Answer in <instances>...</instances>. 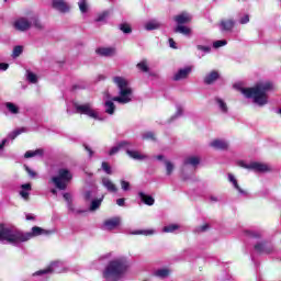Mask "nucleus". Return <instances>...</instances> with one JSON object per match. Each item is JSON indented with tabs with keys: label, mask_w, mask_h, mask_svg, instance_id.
I'll use <instances>...</instances> for the list:
<instances>
[{
	"label": "nucleus",
	"mask_w": 281,
	"mask_h": 281,
	"mask_svg": "<svg viewBox=\"0 0 281 281\" xmlns=\"http://www.w3.org/2000/svg\"><path fill=\"white\" fill-rule=\"evenodd\" d=\"M228 180L231 181V183H233L234 188H236V190L239 192V194H247V191H245V190H243V188H240V184H238V180H236L234 175L228 173Z\"/></svg>",
	"instance_id": "24"
},
{
	"label": "nucleus",
	"mask_w": 281,
	"mask_h": 281,
	"mask_svg": "<svg viewBox=\"0 0 281 281\" xmlns=\"http://www.w3.org/2000/svg\"><path fill=\"white\" fill-rule=\"evenodd\" d=\"M169 47H171V49H177V42H175L172 37L169 38Z\"/></svg>",
	"instance_id": "57"
},
{
	"label": "nucleus",
	"mask_w": 281,
	"mask_h": 281,
	"mask_svg": "<svg viewBox=\"0 0 281 281\" xmlns=\"http://www.w3.org/2000/svg\"><path fill=\"white\" fill-rule=\"evenodd\" d=\"M22 133H25V127H21L19 130H14L11 134H10V139H15L19 137V135H21Z\"/></svg>",
	"instance_id": "43"
},
{
	"label": "nucleus",
	"mask_w": 281,
	"mask_h": 281,
	"mask_svg": "<svg viewBox=\"0 0 281 281\" xmlns=\"http://www.w3.org/2000/svg\"><path fill=\"white\" fill-rule=\"evenodd\" d=\"M25 170H26L27 175L30 177H32V179H34V177H36V171L32 170L30 167L25 166Z\"/></svg>",
	"instance_id": "54"
},
{
	"label": "nucleus",
	"mask_w": 281,
	"mask_h": 281,
	"mask_svg": "<svg viewBox=\"0 0 281 281\" xmlns=\"http://www.w3.org/2000/svg\"><path fill=\"white\" fill-rule=\"evenodd\" d=\"M64 199L65 201H67V203H69V210L74 212V204H71V195L69 193H64Z\"/></svg>",
	"instance_id": "49"
},
{
	"label": "nucleus",
	"mask_w": 281,
	"mask_h": 281,
	"mask_svg": "<svg viewBox=\"0 0 281 281\" xmlns=\"http://www.w3.org/2000/svg\"><path fill=\"white\" fill-rule=\"evenodd\" d=\"M76 112L80 113L81 115H88V117H92L93 120H98V112L91 109L90 103H85V104H74Z\"/></svg>",
	"instance_id": "8"
},
{
	"label": "nucleus",
	"mask_w": 281,
	"mask_h": 281,
	"mask_svg": "<svg viewBox=\"0 0 281 281\" xmlns=\"http://www.w3.org/2000/svg\"><path fill=\"white\" fill-rule=\"evenodd\" d=\"M101 183L103 188L108 190V192H111V193L117 192V186L113 183V181L110 178L103 177L101 179Z\"/></svg>",
	"instance_id": "13"
},
{
	"label": "nucleus",
	"mask_w": 281,
	"mask_h": 281,
	"mask_svg": "<svg viewBox=\"0 0 281 281\" xmlns=\"http://www.w3.org/2000/svg\"><path fill=\"white\" fill-rule=\"evenodd\" d=\"M115 47H99L95 49V54L104 58H111V56H115Z\"/></svg>",
	"instance_id": "12"
},
{
	"label": "nucleus",
	"mask_w": 281,
	"mask_h": 281,
	"mask_svg": "<svg viewBox=\"0 0 281 281\" xmlns=\"http://www.w3.org/2000/svg\"><path fill=\"white\" fill-rule=\"evenodd\" d=\"M32 21H33V25L36 30H43V23H41V20H38V18L33 16Z\"/></svg>",
	"instance_id": "45"
},
{
	"label": "nucleus",
	"mask_w": 281,
	"mask_h": 281,
	"mask_svg": "<svg viewBox=\"0 0 281 281\" xmlns=\"http://www.w3.org/2000/svg\"><path fill=\"white\" fill-rule=\"evenodd\" d=\"M101 168L105 172V175H113V170L111 169V165H109V162L103 161L101 164Z\"/></svg>",
	"instance_id": "44"
},
{
	"label": "nucleus",
	"mask_w": 281,
	"mask_h": 281,
	"mask_svg": "<svg viewBox=\"0 0 281 281\" xmlns=\"http://www.w3.org/2000/svg\"><path fill=\"white\" fill-rule=\"evenodd\" d=\"M52 8L57 10V12H61V14H66V12L71 10L69 3H67L65 0H52Z\"/></svg>",
	"instance_id": "10"
},
{
	"label": "nucleus",
	"mask_w": 281,
	"mask_h": 281,
	"mask_svg": "<svg viewBox=\"0 0 281 281\" xmlns=\"http://www.w3.org/2000/svg\"><path fill=\"white\" fill-rule=\"evenodd\" d=\"M166 166V175L167 177H170L172 172L175 171V165L170 160H165Z\"/></svg>",
	"instance_id": "33"
},
{
	"label": "nucleus",
	"mask_w": 281,
	"mask_h": 281,
	"mask_svg": "<svg viewBox=\"0 0 281 281\" xmlns=\"http://www.w3.org/2000/svg\"><path fill=\"white\" fill-rule=\"evenodd\" d=\"M15 234V244L16 243H27V240H32L36 236H50L54 234L53 231H47L38 226H33L30 233H23L21 231H14Z\"/></svg>",
	"instance_id": "4"
},
{
	"label": "nucleus",
	"mask_w": 281,
	"mask_h": 281,
	"mask_svg": "<svg viewBox=\"0 0 281 281\" xmlns=\"http://www.w3.org/2000/svg\"><path fill=\"white\" fill-rule=\"evenodd\" d=\"M154 276H156V278H168V276H170V270L159 269L154 272Z\"/></svg>",
	"instance_id": "32"
},
{
	"label": "nucleus",
	"mask_w": 281,
	"mask_h": 281,
	"mask_svg": "<svg viewBox=\"0 0 281 281\" xmlns=\"http://www.w3.org/2000/svg\"><path fill=\"white\" fill-rule=\"evenodd\" d=\"M79 9H80V12H82V13L87 12V10H88L87 0H81L79 2Z\"/></svg>",
	"instance_id": "51"
},
{
	"label": "nucleus",
	"mask_w": 281,
	"mask_h": 281,
	"mask_svg": "<svg viewBox=\"0 0 281 281\" xmlns=\"http://www.w3.org/2000/svg\"><path fill=\"white\" fill-rule=\"evenodd\" d=\"M173 21H176V23H178V25H186L187 23H190V21H192V18H190V15H188V13H181L179 15H176L173 18Z\"/></svg>",
	"instance_id": "19"
},
{
	"label": "nucleus",
	"mask_w": 281,
	"mask_h": 281,
	"mask_svg": "<svg viewBox=\"0 0 281 281\" xmlns=\"http://www.w3.org/2000/svg\"><path fill=\"white\" fill-rule=\"evenodd\" d=\"M5 106H7L8 111H10V113H13L14 115H16V113H19V106H16L14 103L7 102Z\"/></svg>",
	"instance_id": "37"
},
{
	"label": "nucleus",
	"mask_w": 281,
	"mask_h": 281,
	"mask_svg": "<svg viewBox=\"0 0 281 281\" xmlns=\"http://www.w3.org/2000/svg\"><path fill=\"white\" fill-rule=\"evenodd\" d=\"M106 16H109V11H104L103 13L99 14L98 18L95 19L97 23L104 21Z\"/></svg>",
	"instance_id": "50"
},
{
	"label": "nucleus",
	"mask_w": 281,
	"mask_h": 281,
	"mask_svg": "<svg viewBox=\"0 0 281 281\" xmlns=\"http://www.w3.org/2000/svg\"><path fill=\"white\" fill-rule=\"evenodd\" d=\"M138 196L142 203H144L145 205H155V198H153L151 195H147L144 192H138Z\"/></svg>",
	"instance_id": "21"
},
{
	"label": "nucleus",
	"mask_w": 281,
	"mask_h": 281,
	"mask_svg": "<svg viewBox=\"0 0 281 281\" xmlns=\"http://www.w3.org/2000/svg\"><path fill=\"white\" fill-rule=\"evenodd\" d=\"M225 45H227V41H225V40L215 41L213 43V47L215 49H218V47H225Z\"/></svg>",
	"instance_id": "46"
},
{
	"label": "nucleus",
	"mask_w": 281,
	"mask_h": 281,
	"mask_svg": "<svg viewBox=\"0 0 281 281\" xmlns=\"http://www.w3.org/2000/svg\"><path fill=\"white\" fill-rule=\"evenodd\" d=\"M178 115H182V113H183V110L180 108V109H178Z\"/></svg>",
	"instance_id": "64"
},
{
	"label": "nucleus",
	"mask_w": 281,
	"mask_h": 281,
	"mask_svg": "<svg viewBox=\"0 0 281 281\" xmlns=\"http://www.w3.org/2000/svg\"><path fill=\"white\" fill-rule=\"evenodd\" d=\"M0 240H5L11 245H16V237L14 231L10 227H5V224H0Z\"/></svg>",
	"instance_id": "7"
},
{
	"label": "nucleus",
	"mask_w": 281,
	"mask_h": 281,
	"mask_svg": "<svg viewBox=\"0 0 281 281\" xmlns=\"http://www.w3.org/2000/svg\"><path fill=\"white\" fill-rule=\"evenodd\" d=\"M146 30L148 31H153V30H159V27H161V24H159L158 22H148L145 25Z\"/></svg>",
	"instance_id": "40"
},
{
	"label": "nucleus",
	"mask_w": 281,
	"mask_h": 281,
	"mask_svg": "<svg viewBox=\"0 0 281 281\" xmlns=\"http://www.w3.org/2000/svg\"><path fill=\"white\" fill-rule=\"evenodd\" d=\"M9 67H10L9 64H7V63H0V70L7 71V69H8Z\"/></svg>",
	"instance_id": "59"
},
{
	"label": "nucleus",
	"mask_w": 281,
	"mask_h": 281,
	"mask_svg": "<svg viewBox=\"0 0 281 281\" xmlns=\"http://www.w3.org/2000/svg\"><path fill=\"white\" fill-rule=\"evenodd\" d=\"M234 25H236V21H234V19L222 20L220 22V27H222V32H232L234 30Z\"/></svg>",
	"instance_id": "15"
},
{
	"label": "nucleus",
	"mask_w": 281,
	"mask_h": 281,
	"mask_svg": "<svg viewBox=\"0 0 281 281\" xmlns=\"http://www.w3.org/2000/svg\"><path fill=\"white\" fill-rule=\"evenodd\" d=\"M26 80H29L31 85H36V82H38V77L36 76V74L27 70Z\"/></svg>",
	"instance_id": "34"
},
{
	"label": "nucleus",
	"mask_w": 281,
	"mask_h": 281,
	"mask_svg": "<svg viewBox=\"0 0 281 281\" xmlns=\"http://www.w3.org/2000/svg\"><path fill=\"white\" fill-rule=\"evenodd\" d=\"M113 83L120 89V97H114L113 102H119V104H128L131 102V97L133 95V89L128 88V81L124 77H114Z\"/></svg>",
	"instance_id": "3"
},
{
	"label": "nucleus",
	"mask_w": 281,
	"mask_h": 281,
	"mask_svg": "<svg viewBox=\"0 0 281 281\" xmlns=\"http://www.w3.org/2000/svg\"><path fill=\"white\" fill-rule=\"evenodd\" d=\"M177 229H179V225L170 224L168 226H165L162 228V232H165V234H171L172 232H177Z\"/></svg>",
	"instance_id": "35"
},
{
	"label": "nucleus",
	"mask_w": 281,
	"mask_h": 281,
	"mask_svg": "<svg viewBox=\"0 0 281 281\" xmlns=\"http://www.w3.org/2000/svg\"><path fill=\"white\" fill-rule=\"evenodd\" d=\"M207 229H210V224H203L198 227V232H207Z\"/></svg>",
	"instance_id": "56"
},
{
	"label": "nucleus",
	"mask_w": 281,
	"mask_h": 281,
	"mask_svg": "<svg viewBox=\"0 0 281 281\" xmlns=\"http://www.w3.org/2000/svg\"><path fill=\"white\" fill-rule=\"evenodd\" d=\"M273 89V83L267 82H259L251 88H239L240 93L245 95L248 100L252 98L255 104L258 106H265L267 102H269L267 92Z\"/></svg>",
	"instance_id": "1"
},
{
	"label": "nucleus",
	"mask_w": 281,
	"mask_h": 281,
	"mask_svg": "<svg viewBox=\"0 0 281 281\" xmlns=\"http://www.w3.org/2000/svg\"><path fill=\"white\" fill-rule=\"evenodd\" d=\"M121 188L124 190V192H128V190H131V182L121 180Z\"/></svg>",
	"instance_id": "48"
},
{
	"label": "nucleus",
	"mask_w": 281,
	"mask_h": 281,
	"mask_svg": "<svg viewBox=\"0 0 281 281\" xmlns=\"http://www.w3.org/2000/svg\"><path fill=\"white\" fill-rule=\"evenodd\" d=\"M221 78V75L216 70H212L209 75L204 77V85H214L216 80Z\"/></svg>",
	"instance_id": "18"
},
{
	"label": "nucleus",
	"mask_w": 281,
	"mask_h": 281,
	"mask_svg": "<svg viewBox=\"0 0 281 281\" xmlns=\"http://www.w3.org/2000/svg\"><path fill=\"white\" fill-rule=\"evenodd\" d=\"M246 236H248V238H262V235L256 231H245Z\"/></svg>",
	"instance_id": "38"
},
{
	"label": "nucleus",
	"mask_w": 281,
	"mask_h": 281,
	"mask_svg": "<svg viewBox=\"0 0 281 281\" xmlns=\"http://www.w3.org/2000/svg\"><path fill=\"white\" fill-rule=\"evenodd\" d=\"M85 150H87L89 157H93V149H91V147H89L88 145H83Z\"/></svg>",
	"instance_id": "58"
},
{
	"label": "nucleus",
	"mask_w": 281,
	"mask_h": 281,
	"mask_svg": "<svg viewBox=\"0 0 281 281\" xmlns=\"http://www.w3.org/2000/svg\"><path fill=\"white\" fill-rule=\"evenodd\" d=\"M210 146L215 148L216 150H227L229 148V144L223 139H214Z\"/></svg>",
	"instance_id": "17"
},
{
	"label": "nucleus",
	"mask_w": 281,
	"mask_h": 281,
	"mask_svg": "<svg viewBox=\"0 0 281 281\" xmlns=\"http://www.w3.org/2000/svg\"><path fill=\"white\" fill-rule=\"evenodd\" d=\"M156 159H158V161H161L164 159V155L156 156Z\"/></svg>",
	"instance_id": "63"
},
{
	"label": "nucleus",
	"mask_w": 281,
	"mask_h": 281,
	"mask_svg": "<svg viewBox=\"0 0 281 281\" xmlns=\"http://www.w3.org/2000/svg\"><path fill=\"white\" fill-rule=\"evenodd\" d=\"M23 54V46H15L13 48V56L15 58H19V56H21Z\"/></svg>",
	"instance_id": "47"
},
{
	"label": "nucleus",
	"mask_w": 281,
	"mask_h": 281,
	"mask_svg": "<svg viewBox=\"0 0 281 281\" xmlns=\"http://www.w3.org/2000/svg\"><path fill=\"white\" fill-rule=\"evenodd\" d=\"M83 196L86 201H91V191H87Z\"/></svg>",
	"instance_id": "60"
},
{
	"label": "nucleus",
	"mask_w": 281,
	"mask_h": 281,
	"mask_svg": "<svg viewBox=\"0 0 281 281\" xmlns=\"http://www.w3.org/2000/svg\"><path fill=\"white\" fill-rule=\"evenodd\" d=\"M237 166H239V168H245L246 170H252V172H271L268 165L258 161H252L247 165L244 160H239Z\"/></svg>",
	"instance_id": "6"
},
{
	"label": "nucleus",
	"mask_w": 281,
	"mask_h": 281,
	"mask_svg": "<svg viewBox=\"0 0 281 281\" xmlns=\"http://www.w3.org/2000/svg\"><path fill=\"white\" fill-rule=\"evenodd\" d=\"M196 49H199L200 52H206V53H210L212 50L210 46H203V45H198Z\"/></svg>",
	"instance_id": "52"
},
{
	"label": "nucleus",
	"mask_w": 281,
	"mask_h": 281,
	"mask_svg": "<svg viewBox=\"0 0 281 281\" xmlns=\"http://www.w3.org/2000/svg\"><path fill=\"white\" fill-rule=\"evenodd\" d=\"M199 164H201V158H199L196 156H189L183 161V166L196 167V166H199Z\"/></svg>",
	"instance_id": "22"
},
{
	"label": "nucleus",
	"mask_w": 281,
	"mask_h": 281,
	"mask_svg": "<svg viewBox=\"0 0 281 281\" xmlns=\"http://www.w3.org/2000/svg\"><path fill=\"white\" fill-rule=\"evenodd\" d=\"M26 221H34V216H33V215L27 214V215H26Z\"/></svg>",
	"instance_id": "62"
},
{
	"label": "nucleus",
	"mask_w": 281,
	"mask_h": 281,
	"mask_svg": "<svg viewBox=\"0 0 281 281\" xmlns=\"http://www.w3.org/2000/svg\"><path fill=\"white\" fill-rule=\"evenodd\" d=\"M100 205H102V199L92 200L91 205H90L91 212H94V210H98V207H100Z\"/></svg>",
	"instance_id": "42"
},
{
	"label": "nucleus",
	"mask_w": 281,
	"mask_h": 281,
	"mask_svg": "<svg viewBox=\"0 0 281 281\" xmlns=\"http://www.w3.org/2000/svg\"><path fill=\"white\" fill-rule=\"evenodd\" d=\"M240 25H246V23H249V14L244 15L239 19Z\"/></svg>",
	"instance_id": "53"
},
{
	"label": "nucleus",
	"mask_w": 281,
	"mask_h": 281,
	"mask_svg": "<svg viewBox=\"0 0 281 281\" xmlns=\"http://www.w3.org/2000/svg\"><path fill=\"white\" fill-rule=\"evenodd\" d=\"M173 32L176 34H183L184 36H190V34H192V30L188 26H183V25H178Z\"/></svg>",
	"instance_id": "25"
},
{
	"label": "nucleus",
	"mask_w": 281,
	"mask_h": 281,
	"mask_svg": "<svg viewBox=\"0 0 281 281\" xmlns=\"http://www.w3.org/2000/svg\"><path fill=\"white\" fill-rule=\"evenodd\" d=\"M254 249L257 254H271L273 251L272 247L267 246V241L257 243Z\"/></svg>",
	"instance_id": "14"
},
{
	"label": "nucleus",
	"mask_w": 281,
	"mask_h": 281,
	"mask_svg": "<svg viewBox=\"0 0 281 281\" xmlns=\"http://www.w3.org/2000/svg\"><path fill=\"white\" fill-rule=\"evenodd\" d=\"M143 139L147 140V142H157V137L155 136V133H153V132L144 133Z\"/></svg>",
	"instance_id": "36"
},
{
	"label": "nucleus",
	"mask_w": 281,
	"mask_h": 281,
	"mask_svg": "<svg viewBox=\"0 0 281 281\" xmlns=\"http://www.w3.org/2000/svg\"><path fill=\"white\" fill-rule=\"evenodd\" d=\"M74 179V175L69 169L61 168L57 171V176L52 178V182L54 183L57 190H67V186H69V181Z\"/></svg>",
	"instance_id": "5"
},
{
	"label": "nucleus",
	"mask_w": 281,
	"mask_h": 281,
	"mask_svg": "<svg viewBox=\"0 0 281 281\" xmlns=\"http://www.w3.org/2000/svg\"><path fill=\"white\" fill-rule=\"evenodd\" d=\"M126 155H128V157H131L132 159H137V160H142V159H146L147 156L146 155H142L139 154V151L137 150H126Z\"/></svg>",
	"instance_id": "28"
},
{
	"label": "nucleus",
	"mask_w": 281,
	"mask_h": 281,
	"mask_svg": "<svg viewBox=\"0 0 281 281\" xmlns=\"http://www.w3.org/2000/svg\"><path fill=\"white\" fill-rule=\"evenodd\" d=\"M121 223L122 220L120 217H111L105 220L103 225L105 229H109V232H113V229H117V227H120Z\"/></svg>",
	"instance_id": "11"
},
{
	"label": "nucleus",
	"mask_w": 281,
	"mask_h": 281,
	"mask_svg": "<svg viewBox=\"0 0 281 281\" xmlns=\"http://www.w3.org/2000/svg\"><path fill=\"white\" fill-rule=\"evenodd\" d=\"M215 102L218 103V106H220L222 113H227V103H225V101H223V99L216 98Z\"/></svg>",
	"instance_id": "39"
},
{
	"label": "nucleus",
	"mask_w": 281,
	"mask_h": 281,
	"mask_svg": "<svg viewBox=\"0 0 281 281\" xmlns=\"http://www.w3.org/2000/svg\"><path fill=\"white\" fill-rule=\"evenodd\" d=\"M45 155V150L43 148L36 149L34 151L29 150L24 154L25 159H30L32 157H43Z\"/></svg>",
	"instance_id": "23"
},
{
	"label": "nucleus",
	"mask_w": 281,
	"mask_h": 281,
	"mask_svg": "<svg viewBox=\"0 0 281 281\" xmlns=\"http://www.w3.org/2000/svg\"><path fill=\"white\" fill-rule=\"evenodd\" d=\"M133 236H153L155 234V229L149 228V229H138L132 232Z\"/></svg>",
	"instance_id": "27"
},
{
	"label": "nucleus",
	"mask_w": 281,
	"mask_h": 281,
	"mask_svg": "<svg viewBox=\"0 0 281 281\" xmlns=\"http://www.w3.org/2000/svg\"><path fill=\"white\" fill-rule=\"evenodd\" d=\"M119 30H121V32H123V34H132L133 33V27L128 23L120 24Z\"/></svg>",
	"instance_id": "31"
},
{
	"label": "nucleus",
	"mask_w": 281,
	"mask_h": 281,
	"mask_svg": "<svg viewBox=\"0 0 281 281\" xmlns=\"http://www.w3.org/2000/svg\"><path fill=\"white\" fill-rule=\"evenodd\" d=\"M136 67L139 71H143V74H148V71H150V68L148 67V60L146 59L138 63Z\"/></svg>",
	"instance_id": "29"
},
{
	"label": "nucleus",
	"mask_w": 281,
	"mask_h": 281,
	"mask_svg": "<svg viewBox=\"0 0 281 281\" xmlns=\"http://www.w3.org/2000/svg\"><path fill=\"white\" fill-rule=\"evenodd\" d=\"M30 191H32L31 183H24L21 186L20 196H22L25 201H30Z\"/></svg>",
	"instance_id": "20"
},
{
	"label": "nucleus",
	"mask_w": 281,
	"mask_h": 281,
	"mask_svg": "<svg viewBox=\"0 0 281 281\" xmlns=\"http://www.w3.org/2000/svg\"><path fill=\"white\" fill-rule=\"evenodd\" d=\"M104 106L108 115H113V113H115V103H113V101H106Z\"/></svg>",
	"instance_id": "30"
},
{
	"label": "nucleus",
	"mask_w": 281,
	"mask_h": 281,
	"mask_svg": "<svg viewBox=\"0 0 281 281\" xmlns=\"http://www.w3.org/2000/svg\"><path fill=\"white\" fill-rule=\"evenodd\" d=\"M13 27L18 30V32H27V30L32 27V22H30L27 18H19L14 21Z\"/></svg>",
	"instance_id": "9"
},
{
	"label": "nucleus",
	"mask_w": 281,
	"mask_h": 281,
	"mask_svg": "<svg viewBox=\"0 0 281 281\" xmlns=\"http://www.w3.org/2000/svg\"><path fill=\"white\" fill-rule=\"evenodd\" d=\"M5 142H8L7 139H3L1 143H0V150L5 146Z\"/></svg>",
	"instance_id": "61"
},
{
	"label": "nucleus",
	"mask_w": 281,
	"mask_h": 281,
	"mask_svg": "<svg viewBox=\"0 0 281 281\" xmlns=\"http://www.w3.org/2000/svg\"><path fill=\"white\" fill-rule=\"evenodd\" d=\"M125 203H126V199L124 198H120L116 200V205H119V207H124Z\"/></svg>",
	"instance_id": "55"
},
{
	"label": "nucleus",
	"mask_w": 281,
	"mask_h": 281,
	"mask_svg": "<svg viewBox=\"0 0 281 281\" xmlns=\"http://www.w3.org/2000/svg\"><path fill=\"white\" fill-rule=\"evenodd\" d=\"M124 146H131V143H128V142H126V140H123V142L119 143L117 146L112 147V148L110 149L109 155H110V156H113V155L120 153V149H121V148H124Z\"/></svg>",
	"instance_id": "26"
},
{
	"label": "nucleus",
	"mask_w": 281,
	"mask_h": 281,
	"mask_svg": "<svg viewBox=\"0 0 281 281\" xmlns=\"http://www.w3.org/2000/svg\"><path fill=\"white\" fill-rule=\"evenodd\" d=\"M126 271H128V260L126 258L114 259L108 263L103 278L108 281H117Z\"/></svg>",
	"instance_id": "2"
},
{
	"label": "nucleus",
	"mask_w": 281,
	"mask_h": 281,
	"mask_svg": "<svg viewBox=\"0 0 281 281\" xmlns=\"http://www.w3.org/2000/svg\"><path fill=\"white\" fill-rule=\"evenodd\" d=\"M192 72V68L187 67L178 70V72L173 76V80L179 81V80H186L188 76Z\"/></svg>",
	"instance_id": "16"
},
{
	"label": "nucleus",
	"mask_w": 281,
	"mask_h": 281,
	"mask_svg": "<svg viewBox=\"0 0 281 281\" xmlns=\"http://www.w3.org/2000/svg\"><path fill=\"white\" fill-rule=\"evenodd\" d=\"M47 273H54L52 266L47 267L46 269L36 271L33 276H45Z\"/></svg>",
	"instance_id": "41"
}]
</instances>
